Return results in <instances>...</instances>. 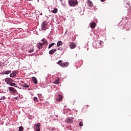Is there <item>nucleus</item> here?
Returning <instances> with one entry per match:
<instances>
[{
    "mask_svg": "<svg viewBox=\"0 0 131 131\" xmlns=\"http://www.w3.org/2000/svg\"><path fill=\"white\" fill-rule=\"evenodd\" d=\"M63 45V42H62V41H59L58 42H57V47H60V46H62Z\"/></svg>",
    "mask_w": 131,
    "mask_h": 131,
    "instance_id": "aec40b11",
    "label": "nucleus"
},
{
    "mask_svg": "<svg viewBox=\"0 0 131 131\" xmlns=\"http://www.w3.org/2000/svg\"><path fill=\"white\" fill-rule=\"evenodd\" d=\"M10 85H11V86H15L16 85V83H11L10 84Z\"/></svg>",
    "mask_w": 131,
    "mask_h": 131,
    "instance_id": "a878e982",
    "label": "nucleus"
},
{
    "mask_svg": "<svg viewBox=\"0 0 131 131\" xmlns=\"http://www.w3.org/2000/svg\"><path fill=\"white\" fill-rule=\"evenodd\" d=\"M0 103H2V101H0Z\"/></svg>",
    "mask_w": 131,
    "mask_h": 131,
    "instance_id": "72a5a7b5",
    "label": "nucleus"
},
{
    "mask_svg": "<svg viewBox=\"0 0 131 131\" xmlns=\"http://www.w3.org/2000/svg\"><path fill=\"white\" fill-rule=\"evenodd\" d=\"M13 81H14V80H13L11 78H6L5 79V82H6L7 84H11Z\"/></svg>",
    "mask_w": 131,
    "mask_h": 131,
    "instance_id": "20e7f679",
    "label": "nucleus"
},
{
    "mask_svg": "<svg viewBox=\"0 0 131 131\" xmlns=\"http://www.w3.org/2000/svg\"><path fill=\"white\" fill-rule=\"evenodd\" d=\"M101 2H105V0H100Z\"/></svg>",
    "mask_w": 131,
    "mask_h": 131,
    "instance_id": "7c9ffc66",
    "label": "nucleus"
},
{
    "mask_svg": "<svg viewBox=\"0 0 131 131\" xmlns=\"http://www.w3.org/2000/svg\"><path fill=\"white\" fill-rule=\"evenodd\" d=\"M16 74H17V72L16 71H14L10 74V77H15Z\"/></svg>",
    "mask_w": 131,
    "mask_h": 131,
    "instance_id": "4468645a",
    "label": "nucleus"
},
{
    "mask_svg": "<svg viewBox=\"0 0 131 131\" xmlns=\"http://www.w3.org/2000/svg\"><path fill=\"white\" fill-rule=\"evenodd\" d=\"M79 126H82V123L81 122H80L79 123Z\"/></svg>",
    "mask_w": 131,
    "mask_h": 131,
    "instance_id": "c85d7f7f",
    "label": "nucleus"
},
{
    "mask_svg": "<svg viewBox=\"0 0 131 131\" xmlns=\"http://www.w3.org/2000/svg\"><path fill=\"white\" fill-rule=\"evenodd\" d=\"M9 91H10V92H12L13 93V94H15V93H16V92H17V90H16L13 87H9Z\"/></svg>",
    "mask_w": 131,
    "mask_h": 131,
    "instance_id": "9b49d317",
    "label": "nucleus"
},
{
    "mask_svg": "<svg viewBox=\"0 0 131 131\" xmlns=\"http://www.w3.org/2000/svg\"><path fill=\"white\" fill-rule=\"evenodd\" d=\"M35 131H40V123H37L35 125Z\"/></svg>",
    "mask_w": 131,
    "mask_h": 131,
    "instance_id": "39448f33",
    "label": "nucleus"
},
{
    "mask_svg": "<svg viewBox=\"0 0 131 131\" xmlns=\"http://www.w3.org/2000/svg\"><path fill=\"white\" fill-rule=\"evenodd\" d=\"M58 50H59V51H63V48L59 47L58 48Z\"/></svg>",
    "mask_w": 131,
    "mask_h": 131,
    "instance_id": "cd10ccee",
    "label": "nucleus"
},
{
    "mask_svg": "<svg viewBox=\"0 0 131 131\" xmlns=\"http://www.w3.org/2000/svg\"><path fill=\"white\" fill-rule=\"evenodd\" d=\"M10 73H11V71H6L4 72L3 74H10Z\"/></svg>",
    "mask_w": 131,
    "mask_h": 131,
    "instance_id": "412c9836",
    "label": "nucleus"
},
{
    "mask_svg": "<svg viewBox=\"0 0 131 131\" xmlns=\"http://www.w3.org/2000/svg\"><path fill=\"white\" fill-rule=\"evenodd\" d=\"M33 52H34V49L32 48L28 51V53H33Z\"/></svg>",
    "mask_w": 131,
    "mask_h": 131,
    "instance_id": "393cba45",
    "label": "nucleus"
},
{
    "mask_svg": "<svg viewBox=\"0 0 131 131\" xmlns=\"http://www.w3.org/2000/svg\"><path fill=\"white\" fill-rule=\"evenodd\" d=\"M78 3L77 1L75 0H69V4L71 7H74V6H76Z\"/></svg>",
    "mask_w": 131,
    "mask_h": 131,
    "instance_id": "7ed1b4c3",
    "label": "nucleus"
},
{
    "mask_svg": "<svg viewBox=\"0 0 131 131\" xmlns=\"http://www.w3.org/2000/svg\"><path fill=\"white\" fill-rule=\"evenodd\" d=\"M70 47L71 49H75L76 48V44L73 42H71L70 43Z\"/></svg>",
    "mask_w": 131,
    "mask_h": 131,
    "instance_id": "6e6552de",
    "label": "nucleus"
},
{
    "mask_svg": "<svg viewBox=\"0 0 131 131\" xmlns=\"http://www.w3.org/2000/svg\"><path fill=\"white\" fill-rule=\"evenodd\" d=\"M73 120H74V118H68L66 120V122H67V123H72Z\"/></svg>",
    "mask_w": 131,
    "mask_h": 131,
    "instance_id": "423d86ee",
    "label": "nucleus"
},
{
    "mask_svg": "<svg viewBox=\"0 0 131 131\" xmlns=\"http://www.w3.org/2000/svg\"><path fill=\"white\" fill-rule=\"evenodd\" d=\"M32 80L33 82H34V83H35V84L37 83V79H36V78H35V77H32Z\"/></svg>",
    "mask_w": 131,
    "mask_h": 131,
    "instance_id": "2eb2a0df",
    "label": "nucleus"
},
{
    "mask_svg": "<svg viewBox=\"0 0 131 131\" xmlns=\"http://www.w3.org/2000/svg\"><path fill=\"white\" fill-rule=\"evenodd\" d=\"M36 47L38 50L43 49V45L41 42L37 43Z\"/></svg>",
    "mask_w": 131,
    "mask_h": 131,
    "instance_id": "0eeeda50",
    "label": "nucleus"
},
{
    "mask_svg": "<svg viewBox=\"0 0 131 131\" xmlns=\"http://www.w3.org/2000/svg\"><path fill=\"white\" fill-rule=\"evenodd\" d=\"M127 5H128V6H129V3H127Z\"/></svg>",
    "mask_w": 131,
    "mask_h": 131,
    "instance_id": "2f4dec72",
    "label": "nucleus"
},
{
    "mask_svg": "<svg viewBox=\"0 0 131 131\" xmlns=\"http://www.w3.org/2000/svg\"><path fill=\"white\" fill-rule=\"evenodd\" d=\"M41 41L42 42V43H41L42 44L43 46H48V41L47 40V39L43 38L41 40Z\"/></svg>",
    "mask_w": 131,
    "mask_h": 131,
    "instance_id": "9d476101",
    "label": "nucleus"
},
{
    "mask_svg": "<svg viewBox=\"0 0 131 131\" xmlns=\"http://www.w3.org/2000/svg\"><path fill=\"white\" fill-rule=\"evenodd\" d=\"M91 28H95L96 27V23L92 22L90 25Z\"/></svg>",
    "mask_w": 131,
    "mask_h": 131,
    "instance_id": "f3484780",
    "label": "nucleus"
},
{
    "mask_svg": "<svg viewBox=\"0 0 131 131\" xmlns=\"http://www.w3.org/2000/svg\"><path fill=\"white\" fill-rule=\"evenodd\" d=\"M34 101L35 102H36L37 103H38V98H37V97H35L34 98Z\"/></svg>",
    "mask_w": 131,
    "mask_h": 131,
    "instance_id": "b1692460",
    "label": "nucleus"
},
{
    "mask_svg": "<svg viewBox=\"0 0 131 131\" xmlns=\"http://www.w3.org/2000/svg\"><path fill=\"white\" fill-rule=\"evenodd\" d=\"M59 81H60V78L58 77L57 79L54 81L53 83L55 84H59V83H60Z\"/></svg>",
    "mask_w": 131,
    "mask_h": 131,
    "instance_id": "ddd939ff",
    "label": "nucleus"
},
{
    "mask_svg": "<svg viewBox=\"0 0 131 131\" xmlns=\"http://www.w3.org/2000/svg\"><path fill=\"white\" fill-rule=\"evenodd\" d=\"M63 62V61L59 60L57 62V64L58 65H60V66H61V67H64V68L67 67L68 66H69V63H68V62Z\"/></svg>",
    "mask_w": 131,
    "mask_h": 131,
    "instance_id": "f03ea898",
    "label": "nucleus"
},
{
    "mask_svg": "<svg viewBox=\"0 0 131 131\" xmlns=\"http://www.w3.org/2000/svg\"><path fill=\"white\" fill-rule=\"evenodd\" d=\"M88 4L89 7H93V6H94L93 2H92L91 0H88Z\"/></svg>",
    "mask_w": 131,
    "mask_h": 131,
    "instance_id": "dca6fc26",
    "label": "nucleus"
},
{
    "mask_svg": "<svg viewBox=\"0 0 131 131\" xmlns=\"http://www.w3.org/2000/svg\"><path fill=\"white\" fill-rule=\"evenodd\" d=\"M0 100H3V98H0Z\"/></svg>",
    "mask_w": 131,
    "mask_h": 131,
    "instance_id": "473e14b6",
    "label": "nucleus"
},
{
    "mask_svg": "<svg viewBox=\"0 0 131 131\" xmlns=\"http://www.w3.org/2000/svg\"><path fill=\"white\" fill-rule=\"evenodd\" d=\"M41 28L42 30H47L48 28V21H43L41 25Z\"/></svg>",
    "mask_w": 131,
    "mask_h": 131,
    "instance_id": "f257e3e1",
    "label": "nucleus"
},
{
    "mask_svg": "<svg viewBox=\"0 0 131 131\" xmlns=\"http://www.w3.org/2000/svg\"><path fill=\"white\" fill-rule=\"evenodd\" d=\"M62 99L63 96H62V95L59 94L57 97L56 101H57V102H60V101H61Z\"/></svg>",
    "mask_w": 131,
    "mask_h": 131,
    "instance_id": "1a4fd4ad",
    "label": "nucleus"
},
{
    "mask_svg": "<svg viewBox=\"0 0 131 131\" xmlns=\"http://www.w3.org/2000/svg\"><path fill=\"white\" fill-rule=\"evenodd\" d=\"M57 52V50L56 49H52L49 51L50 55H53L55 54Z\"/></svg>",
    "mask_w": 131,
    "mask_h": 131,
    "instance_id": "f8f14e48",
    "label": "nucleus"
},
{
    "mask_svg": "<svg viewBox=\"0 0 131 131\" xmlns=\"http://www.w3.org/2000/svg\"><path fill=\"white\" fill-rule=\"evenodd\" d=\"M21 86H23V88H25L26 89H28V88H29V85L26 83L22 84Z\"/></svg>",
    "mask_w": 131,
    "mask_h": 131,
    "instance_id": "a211bd4d",
    "label": "nucleus"
},
{
    "mask_svg": "<svg viewBox=\"0 0 131 131\" xmlns=\"http://www.w3.org/2000/svg\"><path fill=\"white\" fill-rule=\"evenodd\" d=\"M55 43H51L48 47V49H51V48H52V47H54V46H55Z\"/></svg>",
    "mask_w": 131,
    "mask_h": 131,
    "instance_id": "4be33fe9",
    "label": "nucleus"
},
{
    "mask_svg": "<svg viewBox=\"0 0 131 131\" xmlns=\"http://www.w3.org/2000/svg\"><path fill=\"white\" fill-rule=\"evenodd\" d=\"M2 98V100H5V99H6V97L5 96H3Z\"/></svg>",
    "mask_w": 131,
    "mask_h": 131,
    "instance_id": "c756f323",
    "label": "nucleus"
},
{
    "mask_svg": "<svg viewBox=\"0 0 131 131\" xmlns=\"http://www.w3.org/2000/svg\"><path fill=\"white\" fill-rule=\"evenodd\" d=\"M51 12L53 13V14H57V13H58V9L54 8V10H51Z\"/></svg>",
    "mask_w": 131,
    "mask_h": 131,
    "instance_id": "6ab92c4d",
    "label": "nucleus"
},
{
    "mask_svg": "<svg viewBox=\"0 0 131 131\" xmlns=\"http://www.w3.org/2000/svg\"><path fill=\"white\" fill-rule=\"evenodd\" d=\"M60 2H62V0H60Z\"/></svg>",
    "mask_w": 131,
    "mask_h": 131,
    "instance_id": "f704fd0d",
    "label": "nucleus"
},
{
    "mask_svg": "<svg viewBox=\"0 0 131 131\" xmlns=\"http://www.w3.org/2000/svg\"><path fill=\"white\" fill-rule=\"evenodd\" d=\"M102 43H103V41H100V42L98 43V45H100V47L98 48H102Z\"/></svg>",
    "mask_w": 131,
    "mask_h": 131,
    "instance_id": "5701e85b",
    "label": "nucleus"
},
{
    "mask_svg": "<svg viewBox=\"0 0 131 131\" xmlns=\"http://www.w3.org/2000/svg\"><path fill=\"white\" fill-rule=\"evenodd\" d=\"M23 129H24V128H23V127L20 126V127H19V131H23Z\"/></svg>",
    "mask_w": 131,
    "mask_h": 131,
    "instance_id": "bb28decb",
    "label": "nucleus"
}]
</instances>
